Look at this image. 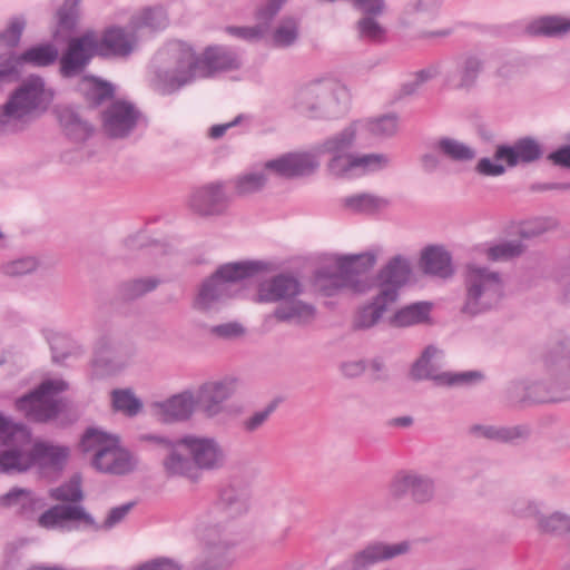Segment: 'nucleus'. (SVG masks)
<instances>
[{"mask_svg":"<svg viewBox=\"0 0 570 570\" xmlns=\"http://www.w3.org/2000/svg\"><path fill=\"white\" fill-rule=\"evenodd\" d=\"M524 245L520 240H507L488 248L487 257L492 262L509 261L520 256L524 252Z\"/></svg>","mask_w":570,"mask_h":570,"instance_id":"obj_59","label":"nucleus"},{"mask_svg":"<svg viewBox=\"0 0 570 570\" xmlns=\"http://www.w3.org/2000/svg\"><path fill=\"white\" fill-rule=\"evenodd\" d=\"M360 39L373 43H383L386 40V29L376 20V17H363L356 22Z\"/></svg>","mask_w":570,"mask_h":570,"instance_id":"obj_56","label":"nucleus"},{"mask_svg":"<svg viewBox=\"0 0 570 570\" xmlns=\"http://www.w3.org/2000/svg\"><path fill=\"white\" fill-rule=\"evenodd\" d=\"M436 149L448 159L459 163L471 161L476 156L472 147L450 137L439 139Z\"/></svg>","mask_w":570,"mask_h":570,"instance_id":"obj_47","label":"nucleus"},{"mask_svg":"<svg viewBox=\"0 0 570 570\" xmlns=\"http://www.w3.org/2000/svg\"><path fill=\"white\" fill-rule=\"evenodd\" d=\"M277 406L278 400L271 401L263 410L256 411L250 416L243 420L240 423L242 430L246 433L258 431L269 420Z\"/></svg>","mask_w":570,"mask_h":570,"instance_id":"obj_62","label":"nucleus"},{"mask_svg":"<svg viewBox=\"0 0 570 570\" xmlns=\"http://www.w3.org/2000/svg\"><path fill=\"white\" fill-rule=\"evenodd\" d=\"M337 259H347L351 262L350 278L361 282L368 287V292L374 288L373 278L367 276V272L376 264V253L364 252L356 255L342 256Z\"/></svg>","mask_w":570,"mask_h":570,"instance_id":"obj_42","label":"nucleus"},{"mask_svg":"<svg viewBox=\"0 0 570 570\" xmlns=\"http://www.w3.org/2000/svg\"><path fill=\"white\" fill-rule=\"evenodd\" d=\"M434 481L428 475L401 471L397 472L389 485V494L395 500L406 495L416 503H426L434 497Z\"/></svg>","mask_w":570,"mask_h":570,"instance_id":"obj_17","label":"nucleus"},{"mask_svg":"<svg viewBox=\"0 0 570 570\" xmlns=\"http://www.w3.org/2000/svg\"><path fill=\"white\" fill-rule=\"evenodd\" d=\"M112 407L117 412L132 417L142 410V402L130 389H118L111 392Z\"/></svg>","mask_w":570,"mask_h":570,"instance_id":"obj_50","label":"nucleus"},{"mask_svg":"<svg viewBox=\"0 0 570 570\" xmlns=\"http://www.w3.org/2000/svg\"><path fill=\"white\" fill-rule=\"evenodd\" d=\"M351 262L347 259H337L336 268L321 267L314 274V286L324 296L331 297L343 288H351L355 293H366L368 287L361 282L350 278Z\"/></svg>","mask_w":570,"mask_h":570,"instance_id":"obj_15","label":"nucleus"},{"mask_svg":"<svg viewBox=\"0 0 570 570\" xmlns=\"http://www.w3.org/2000/svg\"><path fill=\"white\" fill-rule=\"evenodd\" d=\"M180 443L191 456L198 481L203 472H215L227 464V452L214 436L186 434L180 436Z\"/></svg>","mask_w":570,"mask_h":570,"instance_id":"obj_9","label":"nucleus"},{"mask_svg":"<svg viewBox=\"0 0 570 570\" xmlns=\"http://www.w3.org/2000/svg\"><path fill=\"white\" fill-rule=\"evenodd\" d=\"M267 183V176L265 173H248L238 176L234 180L235 194L237 196H248L261 191Z\"/></svg>","mask_w":570,"mask_h":570,"instance_id":"obj_57","label":"nucleus"},{"mask_svg":"<svg viewBox=\"0 0 570 570\" xmlns=\"http://www.w3.org/2000/svg\"><path fill=\"white\" fill-rule=\"evenodd\" d=\"M268 264L263 261H243L220 265L200 286L197 304L209 309L213 304L232 296L230 285L266 272Z\"/></svg>","mask_w":570,"mask_h":570,"instance_id":"obj_4","label":"nucleus"},{"mask_svg":"<svg viewBox=\"0 0 570 570\" xmlns=\"http://www.w3.org/2000/svg\"><path fill=\"white\" fill-rule=\"evenodd\" d=\"M389 165V157L384 154H365L361 156L352 155L346 163V174L354 168H363L365 170H379Z\"/></svg>","mask_w":570,"mask_h":570,"instance_id":"obj_60","label":"nucleus"},{"mask_svg":"<svg viewBox=\"0 0 570 570\" xmlns=\"http://www.w3.org/2000/svg\"><path fill=\"white\" fill-rule=\"evenodd\" d=\"M249 491L246 487L228 484L220 490L217 507L228 518H236L248 510Z\"/></svg>","mask_w":570,"mask_h":570,"instance_id":"obj_35","label":"nucleus"},{"mask_svg":"<svg viewBox=\"0 0 570 570\" xmlns=\"http://www.w3.org/2000/svg\"><path fill=\"white\" fill-rule=\"evenodd\" d=\"M365 129L368 134L379 138H389L394 136L399 129V117L391 112L377 118L366 120Z\"/></svg>","mask_w":570,"mask_h":570,"instance_id":"obj_53","label":"nucleus"},{"mask_svg":"<svg viewBox=\"0 0 570 570\" xmlns=\"http://www.w3.org/2000/svg\"><path fill=\"white\" fill-rule=\"evenodd\" d=\"M32 433L29 426L13 422L0 413V472L19 475L35 466L32 453Z\"/></svg>","mask_w":570,"mask_h":570,"instance_id":"obj_2","label":"nucleus"},{"mask_svg":"<svg viewBox=\"0 0 570 570\" xmlns=\"http://www.w3.org/2000/svg\"><path fill=\"white\" fill-rule=\"evenodd\" d=\"M180 448H183V445L173 446V449L165 453L161 461L165 474L168 478L181 476L191 482H198L196 468L194 466L191 456L188 453L187 455L180 453Z\"/></svg>","mask_w":570,"mask_h":570,"instance_id":"obj_34","label":"nucleus"},{"mask_svg":"<svg viewBox=\"0 0 570 570\" xmlns=\"http://www.w3.org/2000/svg\"><path fill=\"white\" fill-rule=\"evenodd\" d=\"M229 204L224 181L205 184L194 189L189 197L190 209L203 217L224 215Z\"/></svg>","mask_w":570,"mask_h":570,"instance_id":"obj_16","label":"nucleus"},{"mask_svg":"<svg viewBox=\"0 0 570 570\" xmlns=\"http://www.w3.org/2000/svg\"><path fill=\"white\" fill-rule=\"evenodd\" d=\"M391 304L387 299L379 298L377 293L371 302L357 309L352 323L353 330L365 331L374 327Z\"/></svg>","mask_w":570,"mask_h":570,"instance_id":"obj_39","label":"nucleus"},{"mask_svg":"<svg viewBox=\"0 0 570 570\" xmlns=\"http://www.w3.org/2000/svg\"><path fill=\"white\" fill-rule=\"evenodd\" d=\"M412 275L410 261L402 255H395L379 271L373 278L374 288L379 289V298L395 303L400 291Z\"/></svg>","mask_w":570,"mask_h":570,"instance_id":"obj_13","label":"nucleus"},{"mask_svg":"<svg viewBox=\"0 0 570 570\" xmlns=\"http://www.w3.org/2000/svg\"><path fill=\"white\" fill-rule=\"evenodd\" d=\"M19 53V59L22 66L32 68H45L52 66L59 57L58 48L51 42L38 43L31 46Z\"/></svg>","mask_w":570,"mask_h":570,"instance_id":"obj_38","label":"nucleus"},{"mask_svg":"<svg viewBox=\"0 0 570 570\" xmlns=\"http://www.w3.org/2000/svg\"><path fill=\"white\" fill-rule=\"evenodd\" d=\"M543 148L541 144L531 136L517 139L513 145H498L494 151L495 160L505 161L508 167H515L519 164H531L541 159Z\"/></svg>","mask_w":570,"mask_h":570,"instance_id":"obj_21","label":"nucleus"},{"mask_svg":"<svg viewBox=\"0 0 570 570\" xmlns=\"http://www.w3.org/2000/svg\"><path fill=\"white\" fill-rule=\"evenodd\" d=\"M26 27L27 20L23 16L12 17L6 29L0 31V47L7 48L8 51H14L21 41Z\"/></svg>","mask_w":570,"mask_h":570,"instance_id":"obj_54","label":"nucleus"},{"mask_svg":"<svg viewBox=\"0 0 570 570\" xmlns=\"http://www.w3.org/2000/svg\"><path fill=\"white\" fill-rule=\"evenodd\" d=\"M67 522H79L85 529L100 530L92 515L80 504L52 505L37 520L38 525L47 530L63 529Z\"/></svg>","mask_w":570,"mask_h":570,"instance_id":"obj_19","label":"nucleus"},{"mask_svg":"<svg viewBox=\"0 0 570 570\" xmlns=\"http://www.w3.org/2000/svg\"><path fill=\"white\" fill-rule=\"evenodd\" d=\"M289 303L279 305L274 311V317L279 322H289L294 318L298 323H307L315 316V307L311 304L294 298Z\"/></svg>","mask_w":570,"mask_h":570,"instance_id":"obj_44","label":"nucleus"},{"mask_svg":"<svg viewBox=\"0 0 570 570\" xmlns=\"http://www.w3.org/2000/svg\"><path fill=\"white\" fill-rule=\"evenodd\" d=\"M100 118L101 127L108 137L122 139L137 128L142 114L132 102L116 99L100 112Z\"/></svg>","mask_w":570,"mask_h":570,"instance_id":"obj_10","label":"nucleus"},{"mask_svg":"<svg viewBox=\"0 0 570 570\" xmlns=\"http://www.w3.org/2000/svg\"><path fill=\"white\" fill-rule=\"evenodd\" d=\"M298 36V20L294 17H285L273 31L272 41L277 48H288L297 41Z\"/></svg>","mask_w":570,"mask_h":570,"instance_id":"obj_49","label":"nucleus"},{"mask_svg":"<svg viewBox=\"0 0 570 570\" xmlns=\"http://www.w3.org/2000/svg\"><path fill=\"white\" fill-rule=\"evenodd\" d=\"M358 121H353L343 130L333 136L327 137L323 142L315 147L317 155H331L327 167L328 170L337 176L342 177L346 174V163L350 160L353 154L350 150L353 148Z\"/></svg>","mask_w":570,"mask_h":570,"instance_id":"obj_11","label":"nucleus"},{"mask_svg":"<svg viewBox=\"0 0 570 570\" xmlns=\"http://www.w3.org/2000/svg\"><path fill=\"white\" fill-rule=\"evenodd\" d=\"M302 293L299 281L288 274H277L258 285L257 302L275 303L295 298Z\"/></svg>","mask_w":570,"mask_h":570,"instance_id":"obj_24","label":"nucleus"},{"mask_svg":"<svg viewBox=\"0 0 570 570\" xmlns=\"http://www.w3.org/2000/svg\"><path fill=\"white\" fill-rule=\"evenodd\" d=\"M438 350L433 345L426 346L421 356L413 363L410 375L414 381L433 380L436 382V377L440 374H435V367L431 363L435 356Z\"/></svg>","mask_w":570,"mask_h":570,"instance_id":"obj_51","label":"nucleus"},{"mask_svg":"<svg viewBox=\"0 0 570 570\" xmlns=\"http://www.w3.org/2000/svg\"><path fill=\"white\" fill-rule=\"evenodd\" d=\"M343 206L356 214L375 215L390 206V200L373 194L362 193L347 196Z\"/></svg>","mask_w":570,"mask_h":570,"instance_id":"obj_41","label":"nucleus"},{"mask_svg":"<svg viewBox=\"0 0 570 570\" xmlns=\"http://www.w3.org/2000/svg\"><path fill=\"white\" fill-rule=\"evenodd\" d=\"M288 0H264L255 10V19L266 31Z\"/></svg>","mask_w":570,"mask_h":570,"instance_id":"obj_64","label":"nucleus"},{"mask_svg":"<svg viewBox=\"0 0 570 570\" xmlns=\"http://www.w3.org/2000/svg\"><path fill=\"white\" fill-rule=\"evenodd\" d=\"M81 483V474L75 473L67 482L50 489L49 497L55 501L65 502L63 504H77L85 498Z\"/></svg>","mask_w":570,"mask_h":570,"instance_id":"obj_46","label":"nucleus"},{"mask_svg":"<svg viewBox=\"0 0 570 570\" xmlns=\"http://www.w3.org/2000/svg\"><path fill=\"white\" fill-rule=\"evenodd\" d=\"M195 60L199 78H210L217 72L238 70L242 67L237 51L223 45L206 47L200 56L195 53Z\"/></svg>","mask_w":570,"mask_h":570,"instance_id":"obj_18","label":"nucleus"},{"mask_svg":"<svg viewBox=\"0 0 570 570\" xmlns=\"http://www.w3.org/2000/svg\"><path fill=\"white\" fill-rule=\"evenodd\" d=\"M443 2L444 0H410L404 8V13L423 21H431L439 17Z\"/></svg>","mask_w":570,"mask_h":570,"instance_id":"obj_52","label":"nucleus"},{"mask_svg":"<svg viewBox=\"0 0 570 570\" xmlns=\"http://www.w3.org/2000/svg\"><path fill=\"white\" fill-rule=\"evenodd\" d=\"M68 389L63 380H46L36 389L16 400V407L24 416L37 423H47L55 420L62 411V401L53 395Z\"/></svg>","mask_w":570,"mask_h":570,"instance_id":"obj_7","label":"nucleus"},{"mask_svg":"<svg viewBox=\"0 0 570 570\" xmlns=\"http://www.w3.org/2000/svg\"><path fill=\"white\" fill-rule=\"evenodd\" d=\"M35 465L53 471H62L70 455V450L65 445H53L45 441L32 444Z\"/></svg>","mask_w":570,"mask_h":570,"instance_id":"obj_32","label":"nucleus"},{"mask_svg":"<svg viewBox=\"0 0 570 570\" xmlns=\"http://www.w3.org/2000/svg\"><path fill=\"white\" fill-rule=\"evenodd\" d=\"M215 533V529H209L204 538L206 558L199 563V570H218L226 564L229 546L225 541L216 540Z\"/></svg>","mask_w":570,"mask_h":570,"instance_id":"obj_40","label":"nucleus"},{"mask_svg":"<svg viewBox=\"0 0 570 570\" xmlns=\"http://www.w3.org/2000/svg\"><path fill=\"white\" fill-rule=\"evenodd\" d=\"M196 70L195 52L188 49L183 52L174 69L157 71L156 87L161 95H171L199 78Z\"/></svg>","mask_w":570,"mask_h":570,"instance_id":"obj_20","label":"nucleus"},{"mask_svg":"<svg viewBox=\"0 0 570 570\" xmlns=\"http://www.w3.org/2000/svg\"><path fill=\"white\" fill-rule=\"evenodd\" d=\"M236 377H224L219 381L206 382L199 386L195 401L198 410L207 419H214L224 411V403L237 391Z\"/></svg>","mask_w":570,"mask_h":570,"instance_id":"obj_14","label":"nucleus"},{"mask_svg":"<svg viewBox=\"0 0 570 570\" xmlns=\"http://www.w3.org/2000/svg\"><path fill=\"white\" fill-rule=\"evenodd\" d=\"M531 37L563 38L570 33V18L562 16H542L533 19L525 27Z\"/></svg>","mask_w":570,"mask_h":570,"instance_id":"obj_33","label":"nucleus"},{"mask_svg":"<svg viewBox=\"0 0 570 570\" xmlns=\"http://www.w3.org/2000/svg\"><path fill=\"white\" fill-rule=\"evenodd\" d=\"M111 460L112 463L105 466V473L125 475L132 472L138 464V460L128 450L121 449L119 445H117Z\"/></svg>","mask_w":570,"mask_h":570,"instance_id":"obj_58","label":"nucleus"},{"mask_svg":"<svg viewBox=\"0 0 570 570\" xmlns=\"http://www.w3.org/2000/svg\"><path fill=\"white\" fill-rule=\"evenodd\" d=\"M77 91L89 108H98L106 101L114 99L115 87L111 82L96 76H83L77 86Z\"/></svg>","mask_w":570,"mask_h":570,"instance_id":"obj_30","label":"nucleus"},{"mask_svg":"<svg viewBox=\"0 0 570 570\" xmlns=\"http://www.w3.org/2000/svg\"><path fill=\"white\" fill-rule=\"evenodd\" d=\"M38 267L36 257L27 256L1 265V273L9 277H21L35 272Z\"/></svg>","mask_w":570,"mask_h":570,"instance_id":"obj_63","label":"nucleus"},{"mask_svg":"<svg viewBox=\"0 0 570 570\" xmlns=\"http://www.w3.org/2000/svg\"><path fill=\"white\" fill-rule=\"evenodd\" d=\"M196 406L195 395L191 391H184L153 405L155 416L163 423L187 421Z\"/></svg>","mask_w":570,"mask_h":570,"instance_id":"obj_23","label":"nucleus"},{"mask_svg":"<svg viewBox=\"0 0 570 570\" xmlns=\"http://www.w3.org/2000/svg\"><path fill=\"white\" fill-rule=\"evenodd\" d=\"M43 505L41 499L35 497L31 490L14 487L0 495V507H17V514L26 520H32L38 509Z\"/></svg>","mask_w":570,"mask_h":570,"instance_id":"obj_31","label":"nucleus"},{"mask_svg":"<svg viewBox=\"0 0 570 570\" xmlns=\"http://www.w3.org/2000/svg\"><path fill=\"white\" fill-rule=\"evenodd\" d=\"M58 119L66 135L73 141H85L92 135V125L82 119L78 110L72 107L60 109Z\"/></svg>","mask_w":570,"mask_h":570,"instance_id":"obj_36","label":"nucleus"},{"mask_svg":"<svg viewBox=\"0 0 570 570\" xmlns=\"http://www.w3.org/2000/svg\"><path fill=\"white\" fill-rule=\"evenodd\" d=\"M135 43V35L118 26L106 28L100 38L94 30H87L68 40L60 58V76L66 79L80 76L94 57L126 58L134 51Z\"/></svg>","mask_w":570,"mask_h":570,"instance_id":"obj_1","label":"nucleus"},{"mask_svg":"<svg viewBox=\"0 0 570 570\" xmlns=\"http://www.w3.org/2000/svg\"><path fill=\"white\" fill-rule=\"evenodd\" d=\"M419 267L424 275L450 278L454 275L452 255L442 245L425 246L419 258Z\"/></svg>","mask_w":570,"mask_h":570,"instance_id":"obj_26","label":"nucleus"},{"mask_svg":"<svg viewBox=\"0 0 570 570\" xmlns=\"http://www.w3.org/2000/svg\"><path fill=\"white\" fill-rule=\"evenodd\" d=\"M337 105L333 83L321 79L301 86L294 98V108L315 119L335 117Z\"/></svg>","mask_w":570,"mask_h":570,"instance_id":"obj_8","label":"nucleus"},{"mask_svg":"<svg viewBox=\"0 0 570 570\" xmlns=\"http://www.w3.org/2000/svg\"><path fill=\"white\" fill-rule=\"evenodd\" d=\"M48 102L45 80L38 75H31L0 108V132L8 135L21 130L22 120L35 110L45 109Z\"/></svg>","mask_w":570,"mask_h":570,"instance_id":"obj_3","label":"nucleus"},{"mask_svg":"<svg viewBox=\"0 0 570 570\" xmlns=\"http://www.w3.org/2000/svg\"><path fill=\"white\" fill-rule=\"evenodd\" d=\"M463 314L475 316L498 306L504 294L501 275L487 267L468 266Z\"/></svg>","mask_w":570,"mask_h":570,"instance_id":"obj_5","label":"nucleus"},{"mask_svg":"<svg viewBox=\"0 0 570 570\" xmlns=\"http://www.w3.org/2000/svg\"><path fill=\"white\" fill-rule=\"evenodd\" d=\"M131 340L116 332H107L95 343L90 367L92 376L104 377L125 368L135 355Z\"/></svg>","mask_w":570,"mask_h":570,"instance_id":"obj_6","label":"nucleus"},{"mask_svg":"<svg viewBox=\"0 0 570 570\" xmlns=\"http://www.w3.org/2000/svg\"><path fill=\"white\" fill-rule=\"evenodd\" d=\"M116 439L117 436H112L95 428H89L81 436L79 448L85 453L91 451H95V453H97L100 448L110 444Z\"/></svg>","mask_w":570,"mask_h":570,"instance_id":"obj_61","label":"nucleus"},{"mask_svg":"<svg viewBox=\"0 0 570 570\" xmlns=\"http://www.w3.org/2000/svg\"><path fill=\"white\" fill-rule=\"evenodd\" d=\"M130 26L134 30L141 28L158 30L166 26V16L161 8H146L139 14L131 17Z\"/></svg>","mask_w":570,"mask_h":570,"instance_id":"obj_55","label":"nucleus"},{"mask_svg":"<svg viewBox=\"0 0 570 570\" xmlns=\"http://www.w3.org/2000/svg\"><path fill=\"white\" fill-rule=\"evenodd\" d=\"M474 431H479L482 436L499 442H512L518 439H527L530 435V428L521 424L515 426H493L476 425Z\"/></svg>","mask_w":570,"mask_h":570,"instance_id":"obj_45","label":"nucleus"},{"mask_svg":"<svg viewBox=\"0 0 570 570\" xmlns=\"http://www.w3.org/2000/svg\"><path fill=\"white\" fill-rule=\"evenodd\" d=\"M159 284L155 276L128 279L118 285L117 295L124 302H131L155 291Z\"/></svg>","mask_w":570,"mask_h":570,"instance_id":"obj_43","label":"nucleus"},{"mask_svg":"<svg viewBox=\"0 0 570 570\" xmlns=\"http://www.w3.org/2000/svg\"><path fill=\"white\" fill-rule=\"evenodd\" d=\"M432 303L426 301L415 302L399 308L390 318L393 327H409L430 321Z\"/></svg>","mask_w":570,"mask_h":570,"instance_id":"obj_37","label":"nucleus"},{"mask_svg":"<svg viewBox=\"0 0 570 570\" xmlns=\"http://www.w3.org/2000/svg\"><path fill=\"white\" fill-rule=\"evenodd\" d=\"M547 371L556 374L561 383L570 387V340L561 338L550 342L542 356Z\"/></svg>","mask_w":570,"mask_h":570,"instance_id":"obj_27","label":"nucleus"},{"mask_svg":"<svg viewBox=\"0 0 570 570\" xmlns=\"http://www.w3.org/2000/svg\"><path fill=\"white\" fill-rule=\"evenodd\" d=\"M318 166L316 156L311 153H288L265 164L266 169L285 178L312 175Z\"/></svg>","mask_w":570,"mask_h":570,"instance_id":"obj_22","label":"nucleus"},{"mask_svg":"<svg viewBox=\"0 0 570 570\" xmlns=\"http://www.w3.org/2000/svg\"><path fill=\"white\" fill-rule=\"evenodd\" d=\"M80 2L81 0H65L62 6L57 10V30L53 32L55 37H57L59 32L71 33L76 30L80 18Z\"/></svg>","mask_w":570,"mask_h":570,"instance_id":"obj_48","label":"nucleus"},{"mask_svg":"<svg viewBox=\"0 0 570 570\" xmlns=\"http://www.w3.org/2000/svg\"><path fill=\"white\" fill-rule=\"evenodd\" d=\"M569 387L562 384L561 380L557 376V383L553 387H547L543 382H535L527 387L520 383H515L510 387L509 393L510 399L513 400L514 393L525 390V395L520 400L521 402L556 403L570 399V394L567 391Z\"/></svg>","mask_w":570,"mask_h":570,"instance_id":"obj_28","label":"nucleus"},{"mask_svg":"<svg viewBox=\"0 0 570 570\" xmlns=\"http://www.w3.org/2000/svg\"><path fill=\"white\" fill-rule=\"evenodd\" d=\"M514 512L524 518H535L541 533L561 537L570 533V515L562 512H553L550 515L540 513L538 507L531 502L523 509L515 504Z\"/></svg>","mask_w":570,"mask_h":570,"instance_id":"obj_29","label":"nucleus"},{"mask_svg":"<svg viewBox=\"0 0 570 570\" xmlns=\"http://www.w3.org/2000/svg\"><path fill=\"white\" fill-rule=\"evenodd\" d=\"M410 550V543L402 541L394 544L374 542L354 554L351 570H366L376 562L390 560Z\"/></svg>","mask_w":570,"mask_h":570,"instance_id":"obj_25","label":"nucleus"},{"mask_svg":"<svg viewBox=\"0 0 570 570\" xmlns=\"http://www.w3.org/2000/svg\"><path fill=\"white\" fill-rule=\"evenodd\" d=\"M484 66L480 55L460 53L452 59V67L445 71L443 83L449 89L469 92L476 87Z\"/></svg>","mask_w":570,"mask_h":570,"instance_id":"obj_12","label":"nucleus"}]
</instances>
